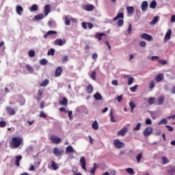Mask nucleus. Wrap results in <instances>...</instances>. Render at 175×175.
Listing matches in <instances>:
<instances>
[{
  "mask_svg": "<svg viewBox=\"0 0 175 175\" xmlns=\"http://www.w3.org/2000/svg\"><path fill=\"white\" fill-rule=\"evenodd\" d=\"M23 143V139L20 137H14L12 139V142L10 144V148H18L19 146H21Z\"/></svg>",
  "mask_w": 175,
  "mask_h": 175,
  "instance_id": "f257e3e1",
  "label": "nucleus"
},
{
  "mask_svg": "<svg viewBox=\"0 0 175 175\" xmlns=\"http://www.w3.org/2000/svg\"><path fill=\"white\" fill-rule=\"evenodd\" d=\"M49 140L51 141L53 144H59V143L62 142V139H61L59 137L54 135L50 136Z\"/></svg>",
  "mask_w": 175,
  "mask_h": 175,
  "instance_id": "f03ea898",
  "label": "nucleus"
},
{
  "mask_svg": "<svg viewBox=\"0 0 175 175\" xmlns=\"http://www.w3.org/2000/svg\"><path fill=\"white\" fill-rule=\"evenodd\" d=\"M113 144L116 148H124V147H125V144L120 142L118 139H116L113 141Z\"/></svg>",
  "mask_w": 175,
  "mask_h": 175,
  "instance_id": "7ed1b4c3",
  "label": "nucleus"
},
{
  "mask_svg": "<svg viewBox=\"0 0 175 175\" xmlns=\"http://www.w3.org/2000/svg\"><path fill=\"white\" fill-rule=\"evenodd\" d=\"M95 38L99 41L106 40V39H107V35H106L105 33H98L96 34Z\"/></svg>",
  "mask_w": 175,
  "mask_h": 175,
  "instance_id": "20e7f679",
  "label": "nucleus"
},
{
  "mask_svg": "<svg viewBox=\"0 0 175 175\" xmlns=\"http://www.w3.org/2000/svg\"><path fill=\"white\" fill-rule=\"evenodd\" d=\"M53 154L55 157H60V155H62V154H64V149H59L55 147L53 148Z\"/></svg>",
  "mask_w": 175,
  "mask_h": 175,
  "instance_id": "39448f33",
  "label": "nucleus"
},
{
  "mask_svg": "<svg viewBox=\"0 0 175 175\" xmlns=\"http://www.w3.org/2000/svg\"><path fill=\"white\" fill-rule=\"evenodd\" d=\"M82 8L83 10H86V12H92V10L95 9V6H94L92 4L84 5L82 6Z\"/></svg>",
  "mask_w": 175,
  "mask_h": 175,
  "instance_id": "423d86ee",
  "label": "nucleus"
},
{
  "mask_svg": "<svg viewBox=\"0 0 175 175\" xmlns=\"http://www.w3.org/2000/svg\"><path fill=\"white\" fill-rule=\"evenodd\" d=\"M50 12H51V5L50 4H46L44 8V14L45 17H46V16H49Z\"/></svg>",
  "mask_w": 175,
  "mask_h": 175,
  "instance_id": "0eeeda50",
  "label": "nucleus"
},
{
  "mask_svg": "<svg viewBox=\"0 0 175 175\" xmlns=\"http://www.w3.org/2000/svg\"><path fill=\"white\" fill-rule=\"evenodd\" d=\"M152 133V129L151 126H148L146 129H145V130L144 131V135L146 137H148V136H150V135H151Z\"/></svg>",
  "mask_w": 175,
  "mask_h": 175,
  "instance_id": "6e6552de",
  "label": "nucleus"
},
{
  "mask_svg": "<svg viewBox=\"0 0 175 175\" xmlns=\"http://www.w3.org/2000/svg\"><path fill=\"white\" fill-rule=\"evenodd\" d=\"M79 162H80V163H81V166L82 169H83V170H85V171H86V170H87V167H86L87 164L85 163V157H81L80 158Z\"/></svg>",
  "mask_w": 175,
  "mask_h": 175,
  "instance_id": "1a4fd4ad",
  "label": "nucleus"
},
{
  "mask_svg": "<svg viewBox=\"0 0 175 175\" xmlns=\"http://www.w3.org/2000/svg\"><path fill=\"white\" fill-rule=\"evenodd\" d=\"M163 79H165V75H163V73L159 74L154 77V80L157 81V83H161Z\"/></svg>",
  "mask_w": 175,
  "mask_h": 175,
  "instance_id": "9d476101",
  "label": "nucleus"
},
{
  "mask_svg": "<svg viewBox=\"0 0 175 175\" xmlns=\"http://www.w3.org/2000/svg\"><path fill=\"white\" fill-rule=\"evenodd\" d=\"M128 132V128L123 127L120 131L118 132V136H125Z\"/></svg>",
  "mask_w": 175,
  "mask_h": 175,
  "instance_id": "9b49d317",
  "label": "nucleus"
},
{
  "mask_svg": "<svg viewBox=\"0 0 175 175\" xmlns=\"http://www.w3.org/2000/svg\"><path fill=\"white\" fill-rule=\"evenodd\" d=\"M141 38L142 39H144L145 40H148V42H151V40H152V36L147 33H142L141 35Z\"/></svg>",
  "mask_w": 175,
  "mask_h": 175,
  "instance_id": "f8f14e48",
  "label": "nucleus"
},
{
  "mask_svg": "<svg viewBox=\"0 0 175 175\" xmlns=\"http://www.w3.org/2000/svg\"><path fill=\"white\" fill-rule=\"evenodd\" d=\"M62 72H63L62 67L61 66L57 67L55 72V77H59V76L62 75Z\"/></svg>",
  "mask_w": 175,
  "mask_h": 175,
  "instance_id": "ddd939ff",
  "label": "nucleus"
},
{
  "mask_svg": "<svg viewBox=\"0 0 175 175\" xmlns=\"http://www.w3.org/2000/svg\"><path fill=\"white\" fill-rule=\"evenodd\" d=\"M57 31L49 30L44 35V39H47L48 36H53V35H57Z\"/></svg>",
  "mask_w": 175,
  "mask_h": 175,
  "instance_id": "4468645a",
  "label": "nucleus"
},
{
  "mask_svg": "<svg viewBox=\"0 0 175 175\" xmlns=\"http://www.w3.org/2000/svg\"><path fill=\"white\" fill-rule=\"evenodd\" d=\"M74 152H76V150L73 149V147L72 146H68L66 147L65 151L66 154H74Z\"/></svg>",
  "mask_w": 175,
  "mask_h": 175,
  "instance_id": "2eb2a0df",
  "label": "nucleus"
},
{
  "mask_svg": "<svg viewBox=\"0 0 175 175\" xmlns=\"http://www.w3.org/2000/svg\"><path fill=\"white\" fill-rule=\"evenodd\" d=\"M147 8H148V2L144 1L141 4V9L142 12H147Z\"/></svg>",
  "mask_w": 175,
  "mask_h": 175,
  "instance_id": "dca6fc26",
  "label": "nucleus"
},
{
  "mask_svg": "<svg viewBox=\"0 0 175 175\" xmlns=\"http://www.w3.org/2000/svg\"><path fill=\"white\" fill-rule=\"evenodd\" d=\"M42 98H43V92H42L40 90H38L37 92V100L40 102L42 100Z\"/></svg>",
  "mask_w": 175,
  "mask_h": 175,
  "instance_id": "f3484780",
  "label": "nucleus"
},
{
  "mask_svg": "<svg viewBox=\"0 0 175 175\" xmlns=\"http://www.w3.org/2000/svg\"><path fill=\"white\" fill-rule=\"evenodd\" d=\"M23 159V156L18 155L15 157V165L16 166H20V161Z\"/></svg>",
  "mask_w": 175,
  "mask_h": 175,
  "instance_id": "a211bd4d",
  "label": "nucleus"
},
{
  "mask_svg": "<svg viewBox=\"0 0 175 175\" xmlns=\"http://www.w3.org/2000/svg\"><path fill=\"white\" fill-rule=\"evenodd\" d=\"M6 110L10 116H14V114H16V111H14V109H12L10 107H8Z\"/></svg>",
  "mask_w": 175,
  "mask_h": 175,
  "instance_id": "6ab92c4d",
  "label": "nucleus"
},
{
  "mask_svg": "<svg viewBox=\"0 0 175 175\" xmlns=\"http://www.w3.org/2000/svg\"><path fill=\"white\" fill-rule=\"evenodd\" d=\"M119 18H124V12H120L113 18V21H117Z\"/></svg>",
  "mask_w": 175,
  "mask_h": 175,
  "instance_id": "aec40b11",
  "label": "nucleus"
},
{
  "mask_svg": "<svg viewBox=\"0 0 175 175\" xmlns=\"http://www.w3.org/2000/svg\"><path fill=\"white\" fill-rule=\"evenodd\" d=\"M157 102L159 106L161 105H163V102H165V97L164 96H160L157 98Z\"/></svg>",
  "mask_w": 175,
  "mask_h": 175,
  "instance_id": "412c9836",
  "label": "nucleus"
},
{
  "mask_svg": "<svg viewBox=\"0 0 175 175\" xmlns=\"http://www.w3.org/2000/svg\"><path fill=\"white\" fill-rule=\"evenodd\" d=\"M94 98L96 100H102L103 99V97H102V95L99 92L96 93L94 95Z\"/></svg>",
  "mask_w": 175,
  "mask_h": 175,
  "instance_id": "4be33fe9",
  "label": "nucleus"
},
{
  "mask_svg": "<svg viewBox=\"0 0 175 175\" xmlns=\"http://www.w3.org/2000/svg\"><path fill=\"white\" fill-rule=\"evenodd\" d=\"M55 44H65L66 43V40L65 39H57L55 40Z\"/></svg>",
  "mask_w": 175,
  "mask_h": 175,
  "instance_id": "5701e85b",
  "label": "nucleus"
},
{
  "mask_svg": "<svg viewBox=\"0 0 175 175\" xmlns=\"http://www.w3.org/2000/svg\"><path fill=\"white\" fill-rule=\"evenodd\" d=\"M170 36H172V29H168L167 33H165V40H169V39H170Z\"/></svg>",
  "mask_w": 175,
  "mask_h": 175,
  "instance_id": "b1692460",
  "label": "nucleus"
},
{
  "mask_svg": "<svg viewBox=\"0 0 175 175\" xmlns=\"http://www.w3.org/2000/svg\"><path fill=\"white\" fill-rule=\"evenodd\" d=\"M86 90H87L88 94H92V92H94V88L91 84L88 85Z\"/></svg>",
  "mask_w": 175,
  "mask_h": 175,
  "instance_id": "393cba45",
  "label": "nucleus"
},
{
  "mask_svg": "<svg viewBox=\"0 0 175 175\" xmlns=\"http://www.w3.org/2000/svg\"><path fill=\"white\" fill-rule=\"evenodd\" d=\"M167 172L169 175H174L175 174V167H170Z\"/></svg>",
  "mask_w": 175,
  "mask_h": 175,
  "instance_id": "a878e982",
  "label": "nucleus"
},
{
  "mask_svg": "<svg viewBox=\"0 0 175 175\" xmlns=\"http://www.w3.org/2000/svg\"><path fill=\"white\" fill-rule=\"evenodd\" d=\"M126 77H129L128 85H131V84L133 83V80H135V78L129 77V75H125L124 79H126Z\"/></svg>",
  "mask_w": 175,
  "mask_h": 175,
  "instance_id": "bb28decb",
  "label": "nucleus"
},
{
  "mask_svg": "<svg viewBox=\"0 0 175 175\" xmlns=\"http://www.w3.org/2000/svg\"><path fill=\"white\" fill-rule=\"evenodd\" d=\"M109 117L111 122H117V120L114 118V116L113 115V109L110 110Z\"/></svg>",
  "mask_w": 175,
  "mask_h": 175,
  "instance_id": "cd10ccee",
  "label": "nucleus"
},
{
  "mask_svg": "<svg viewBox=\"0 0 175 175\" xmlns=\"http://www.w3.org/2000/svg\"><path fill=\"white\" fill-rule=\"evenodd\" d=\"M50 83V81L49 79H44L40 84V87H47L49 85V83Z\"/></svg>",
  "mask_w": 175,
  "mask_h": 175,
  "instance_id": "c85d7f7f",
  "label": "nucleus"
},
{
  "mask_svg": "<svg viewBox=\"0 0 175 175\" xmlns=\"http://www.w3.org/2000/svg\"><path fill=\"white\" fill-rule=\"evenodd\" d=\"M59 104L63 106H67L68 105V98L66 97H64L62 100L59 101Z\"/></svg>",
  "mask_w": 175,
  "mask_h": 175,
  "instance_id": "c756f323",
  "label": "nucleus"
},
{
  "mask_svg": "<svg viewBox=\"0 0 175 175\" xmlns=\"http://www.w3.org/2000/svg\"><path fill=\"white\" fill-rule=\"evenodd\" d=\"M129 106L131 108V112L133 113V110L135 109V107H136V104H135V102L133 101H130Z\"/></svg>",
  "mask_w": 175,
  "mask_h": 175,
  "instance_id": "7c9ffc66",
  "label": "nucleus"
},
{
  "mask_svg": "<svg viewBox=\"0 0 175 175\" xmlns=\"http://www.w3.org/2000/svg\"><path fill=\"white\" fill-rule=\"evenodd\" d=\"M161 161H162V165H166V163H169V162H170V161L167 159V157L165 156H163L161 157Z\"/></svg>",
  "mask_w": 175,
  "mask_h": 175,
  "instance_id": "2f4dec72",
  "label": "nucleus"
},
{
  "mask_svg": "<svg viewBox=\"0 0 175 175\" xmlns=\"http://www.w3.org/2000/svg\"><path fill=\"white\" fill-rule=\"evenodd\" d=\"M127 12L129 14H133L135 13V8L133 6L127 7Z\"/></svg>",
  "mask_w": 175,
  "mask_h": 175,
  "instance_id": "473e14b6",
  "label": "nucleus"
},
{
  "mask_svg": "<svg viewBox=\"0 0 175 175\" xmlns=\"http://www.w3.org/2000/svg\"><path fill=\"white\" fill-rule=\"evenodd\" d=\"M25 68L29 73H33V68L29 64H26Z\"/></svg>",
  "mask_w": 175,
  "mask_h": 175,
  "instance_id": "72a5a7b5",
  "label": "nucleus"
},
{
  "mask_svg": "<svg viewBox=\"0 0 175 175\" xmlns=\"http://www.w3.org/2000/svg\"><path fill=\"white\" fill-rule=\"evenodd\" d=\"M92 127L93 129H94V131H97V129H99V124H98V121L95 120L92 125Z\"/></svg>",
  "mask_w": 175,
  "mask_h": 175,
  "instance_id": "f704fd0d",
  "label": "nucleus"
},
{
  "mask_svg": "<svg viewBox=\"0 0 175 175\" xmlns=\"http://www.w3.org/2000/svg\"><path fill=\"white\" fill-rule=\"evenodd\" d=\"M35 20H43L44 18V15L43 14H38L35 16Z\"/></svg>",
  "mask_w": 175,
  "mask_h": 175,
  "instance_id": "c9c22d12",
  "label": "nucleus"
},
{
  "mask_svg": "<svg viewBox=\"0 0 175 175\" xmlns=\"http://www.w3.org/2000/svg\"><path fill=\"white\" fill-rule=\"evenodd\" d=\"M33 150H34L33 146H30L26 148L25 151H26L27 154H31V152H33Z\"/></svg>",
  "mask_w": 175,
  "mask_h": 175,
  "instance_id": "e433bc0d",
  "label": "nucleus"
},
{
  "mask_svg": "<svg viewBox=\"0 0 175 175\" xmlns=\"http://www.w3.org/2000/svg\"><path fill=\"white\" fill-rule=\"evenodd\" d=\"M51 167H53V170H57V169L59 167L56 162L54 161H52Z\"/></svg>",
  "mask_w": 175,
  "mask_h": 175,
  "instance_id": "4c0bfd02",
  "label": "nucleus"
},
{
  "mask_svg": "<svg viewBox=\"0 0 175 175\" xmlns=\"http://www.w3.org/2000/svg\"><path fill=\"white\" fill-rule=\"evenodd\" d=\"M149 6L150 9H155L157 8V1L155 0L152 1Z\"/></svg>",
  "mask_w": 175,
  "mask_h": 175,
  "instance_id": "58836bf2",
  "label": "nucleus"
},
{
  "mask_svg": "<svg viewBox=\"0 0 175 175\" xmlns=\"http://www.w3.org/2000/svg\"><path fill=\"white\" fill-rule=\"evenodd\" d=\"M23 9L21 5L16 6V12L18 13V14H19V16H21V12H23Z\"/></svg>",
  "mask_w": 175,
  "mask_h": 175,
  "instance_id": "ea45409f",
  "label": "nucleus"
},
{
  "mask_svg": "<svg viewBox=\"0 0 175 175\" xmlns=\"http://www.w3.org/2000/svg\"><path fill=\"white\" fill-rule=\"evenodd\" d=\"M38 9H39V7H38V5L34 4L30 8L29 10L30 12H36Z\"/></svg>",
  "mask_w": 175,
  "mask_h": 175,
  "instance_id": "a19ab883",
  "label": "nucleus"
},
{
  "mask_svg": "<svg viewBox=\"0 0 175 175\" xmlns=\"http://www.w3.org/2000/svg\"><path fill=\"white\" fill-rule=\"evenodd\" d=\"M90 78L92 80H96V71H92V73L90 74Z\"/></svg>",
  "mask_w": 175,
  "mask_h": 175,
  "instance_id": "79ce46f5",
  "label": "nucleus"
},
{
  "mask_svg": "<svg viewBox=\"0 0 175 175\" xmlns=\"http://www.w3.org/2000/svg\"><path fill=\"white\" fill-rule=\"evenodd\" d=\"M126 172H127L129 174H131V175L135 174V171L133 170V168L129 167L126 169Z\"/></svg>",
  "mask_w": 175,
  "mask_h": 175,
  "instance_id": "37998d69",
  "label": "nucleus"
},
{
  "mask_svg": "<svg viewBox=\"0 0 175 175\" xmlns=\"http://www.w3.org/2000/svg\"><path fill=\"white\" fill-rule=\"evenodd\" d=\"M155 88V83L154 82V81H151L149 83V88L150 90V91H152V88Z\"/></svg>",
  "mask_w": 175,
  "mask_h": 175,
  "instance_id": "c03bdc74",
  "label": "nucleus"
},
{
  "mask_svg": "<svg viewBox=\"0 0 175 175\" xmlns=\"http://www.w3.org/2000/svg\"><path fill=\"white\" fill-rule=\"evenodd\" d=\"M159 19V16H155L152 21L150 22V24L152 25H154V24L158 21V20Z\"/></svg>",
  "mask_w": 175,
  "mask_h": 175,
  "instance_id": "a18cd8bd",
  "label": "nucleus"
},
{
  "mask_svg": "<svg viewBox=\"0 0 175 175\" xmlns=\"http://www.w3.org/2000/svg\"><path fill=\"white\" fill-rule=\"evenodd\" d=\"M48 62L47 59L44 58L40 61V65H47Z\"/></svg>",
  "mask_w": 175,
  "mask_h": 175,
  "instance_id": "49530a36",
  "label": "nucleus"
},
{
  "mask_svg": "<svg viewBox=\"0 0 175 175\" xmlns=\"http://www.w3.org/2000/svg\"><path fill=\"white\" fill-rule=\"evenodd\" d=\"M162 124H163V125H166V124H167V120H166V118L162 119V120L159 122V125H162Z\"/></svg>",
  "mask_w": 175,
  "mask_h": 175,
  "instance_id": "de8ad7c7",
  "label": "nucleus"
},
{
  "mask_svg": "<svg viewBox=\"0 0 175 175\" xmlns=\"http://www.w3.org/2000/svg\"><path fill=\"white\" fill-rule=\"evenodd\" d=\"M142 158H143V152L137 154V156L136 157L137 161L139 162V161H141Z\"/></svg>",
  "mask_w": 175,
  "mask_h": 175,
  "instance_id": "09e8293b",
  "label": "nucleus"
},
{
  "mask_svg": "<svg viewBox=\"0 0 175 175\" xmlns=\"http://www.w3.org/2000/svg\"><path fill=\"white\" fill-rule=\"evenodd\" d=\"M28 55H29V57H35V51H33V50H30V51L28 52Z\"/></svg>",
  "mask_w": 175,
  "mask_h": 175,
  "instance_id": "8fccbe9b",
  "label": "nucleus"
},
{
  "mask_svg": "<svg viewBox=\"0 0 175 175\" xmlns=\"http://www.w3.org/2000/svg\"><path fill=\"white\" fill-rule=\"evenodd\" d=\"M155 103V98L150 97L148 100V105H153Z\"/></svg>",
  "mask_w": 175,
  "mask_h": 175,
  "instance_id": "3c124183",
  "label": "nucleus"
},
{
  "mask_svg": "<svg viewBox=\"0 0 175 175\" xmlns=\"http://www.w3.org/2000/svg\"><path fill=\"white\" fill-rule=\"evenodd\" d=\"M140 126H142V123H137L136 126L133 128V131H140Z\"/></svg>",
  "mask_w": 175,
  "mask_h": 175,
  "instance_id": "603ef678",
  "label": "nucleus"
},
{
  "mask_svg": "<svg viewBox=\"0 0 175 175\" xmlns=\"http://www.w3.org/2000/svg\"><path fill=\"white\" fill-rule=\"evenodd\" d=\"M69 58L68 57V55H65L62 59V63L65 64V62H68Z\"/></svg>",
  "mask_w": 175,
  "mask_h": 175,
  "instance_id": "864d4df0",
  "label": "nucleus"
},
{
  "mask_svg": "<svg viewBox=\"0 0 175 175\" xmlns=\"http://www.w3.org/2000/svg\"><path fill=\"white\" fill-rule=\"evenodd\" d=\"M54 53H55V50H54V49H51L48 51L47 54H48V55H54Z\"/></svg>",
  "mask_w": 175,
  "mask_h": 175,
  "instance_id": "5fc2aeb1",
  "label": "nucleus"
},
{
  "mask_svg": "<svg viewBox=\"0 0 175 175\" xmlns=\"http://www.w3.org/2000/svg\"><path fill=\"white\" fill-rule=\"evenodd\" d=\"M65 24L66 25H70V20L68 16H65Z\"/></svg>",
  "mask_w": 175,
  "mask_h": 175,
  "instance_id": "6e6d98bb",
  "label": "nucleus"
},
{
  "mask_svg": "<svg viewBox=\"0 0 175 175\" xmlns=\"http://www.w3.org/2000/svg\"><path fill=\"white\" fill-rule=\"evenodd\" d=\"M118 27H122V25H124V20L119 19L118 21Z\"/></svg>",
  "mask_w": 175,
  "mask_h": 175,
  "instance_id": "4d7b16f0",
  "label": "nucleus"
},
{
  "mask_svg": "<svg viewBox=\"0 0 175 175\" xmlns=\"http://www.w3.org/2000/svg\"><path fill=\"white\" fill-rule=\"evenodd\" d=\"M6 126V122L1 120L0 121V128H5Z\"/></svg>",
  "mask_w": 175,
  "mask_h": 175,
  "instance_id": "13d9d810",
  "label": "nucleus"
},
{
  "mask_svg": "<svg viewBox=\"0 0 175 175\" xmlns=\"http://www.w3.org/2000/svg\"><path fill=\"white\" fill-rule=\"evenodd\" d=\"M137 87H138V85H135V86L130 88V91L131 92H135L136 91V90H137Z\"/></svg>",
  "mask_w": 175,
  "mask_h": 175,
  "instance_id": "bf43d9fd",
  "label": "nucleus"
},
{
  "mask_svg": "<svg viewBox=\"0 0 175 175\" xmlns=\"http://www.w3.org/2000/svg\"><path fill=\"white\" fill-rule=\"evenodd\" d=\"M39 117H40L41 118H46L47 116L44 114V112L40 111Z\"/></svg>",
  "mask_w": 175,
  "mask_h": 175,
  "instance_id": "052dcab7",
  "label": "nucleus"
},
{
  "mask_svg": "<svg viewBox=\"0 0 175 175\" xmlns=\"http://www.w3.org/2000/svg\"><path fill=\"white\" fill-rule=\"evenodd\" d=\"M127 32L129 35H131V33H132V25L129 24Z\"/></svg>",
  "mask_w": 175,
  "mask_h": 175,
  "instance_id": "680f3d73",
  "label": "nucleus"
},
{
  "mask_svg": "<svg viewBox=\"0 0 175 175\" xmlns=\"http://www.w3.org/2000/svg\"><path fill=\"white\" fill-rule=\"evenodd\" d=\"M159 62L161 65H167V62L166 60L160 59V60H159Z\"/></svg>",
  "mask_w": 175,
  "mask_h": 175,
  "instance_id": "e2e57ef3",
  "label": "nucleus"
},
{
  "mask_svg": "<svg viewBox=\"0 0 175 175\" xmlns=\"http://www.w3.org/2000/svg\"><path fill=\"white\" fill-rule=\"evenodd\" d=\"M165 128H167V131H169V132H173V131H174L173 127H172V126L170 125H166Z\"/></svg>",
  "mask_w": 175,
  "mask_h": 175,
  "instance_id": "0e129e2a",
  "label": "nucleus"
},
{
  "mask_svg": "<svg viewBox=\"0 0 175 175\" xmlns=\"http://www.w3.org/2000/svg\"><path fill=\"white\" fill-rule=\"evenodd\" d=\"M96 172V167H93L92 168V170H90V174L91 175H94L95 174V172Z\"/></svg>",
  "mask_w": 175,
  "mask_h": 175,
  "instance_id": "69168bd1",
  "label": "nucleus"
},
{
  "mask_svg": "<svg viewBox=\"0 0 175 175\" xmlns=\"http://www.w3.org/2000/svg\"><path fill=\"white\" fill-rule=\"evenodd\" d=\"M59 110L60 111L64 112V113H68V111H67L65 107H60V108L59 109Z\"/></svg>",
  "mask_w": 175,
  "mask_h": 175,
  "instance_id": "338daca9",
  "label": "nucleus"
},
{
  "mask_svg": "<svg viewBox=\"0 0 175 175\" xmlns=\"http://www.w3.org/2000/svg\"><path fill=\"white\" fill-rule=\"evenodd\" d=\"M171 23H175V15H172L171 17Z\"/></svg>",
  "mask_w": 175,
  "mask_h": 175,
  "instance_id": "774afa93",
  "label": "nucleus"
}]
</instances>
